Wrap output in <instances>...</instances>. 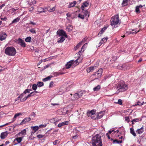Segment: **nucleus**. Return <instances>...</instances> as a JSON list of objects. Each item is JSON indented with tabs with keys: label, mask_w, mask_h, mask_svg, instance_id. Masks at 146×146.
I'll list each match as a JSON object with an SVG mask.
<instances>
[{
	"label": "nucleus",
	"mask_w": 146,
	"mask_h": 146,
	"mask_svg": "<svg viewBox=\"0 0 146 146\" xmlns=\"http://www.w3.org/2000/svg\"><path fill=\"white\" fill-rule=\"evenodd\" d=\"M139 121V119L138 118H136L133 119L131 121L132 122V124H133L135 123L138 122Z\"/></svg>",
	"instance_id": "obj_39"
},
{
	"label": "nucleus",
	"mask_w": 146,
	"mask_h": 146,
	"mask_svg": "<svg viewBox=\"0 0 146 146\" xmlns=\"http://www.w3.org/2000/svg\"><path fill=\"white\" fill-rule=\"evenodd\" d=\"M74 97L75 99H78L80 98L77 93H76L74 94Z\"/></svg>",
	"instance_id": "obj_45"
},
{
	"label": "nucleus",
	"mask_w": 146,
	"mask_h": 146,
	"mask_svg": "<svg viewBox=\"0 0 146 146\" xmlns=\"http://www.w3.org/2000/svg\"><path fill=\"white\" fill-rule=\"evenodd\" d=\"M36 84L38 87H40L44 85V83L43 82H37Z\"/></svg>",
	"instance_id": "obj_30"
},
{
	"label": "nucleus",
	"mask_w": 146,
	"mask_h": 146,
	"mask_svg": "<svg viewBox=\"0 0 146 146\" xmlns=\"http://www.w3.org/2000/svg\"><path fill=\"white\" fill-rule=\"evenodd\" d=\"M46 126V124H44L43 125L42 124L39 125V127L40 128L44 127Z\"/></svg>",
	"instance_id": "obj_55"
},
{
	"label": "nucleus",
	"mask_w": 146,
	"mask_h": 146,
	"mask_svg": "<svg viewBox=\"0 0 146 146\" xmlns=\"http://www.w3.org/2000/svg\"><path fill=\"white\" fill-rule=\"evenodd\" d=\"M48 9L45 7H40L38 8V12L39 13H42V12H45L48 11Z\"/></svg>",
	"instance_id": "obj_7"
},
{
	"label": "nucleus",
	"mask_w": 146,
	"mask_h": 146,
	"mask_svg": "<svg viewBox=\"0 0 146 146\" xmlns=\"http://www.w3.org/2000/svg\"><path fill=\"white\" fill-rule=\"evenodd\" d=\"M139 8L137 6L135 8V12L136 13H140V11H139Z\"/></svg>",
	"instance_id": "obj_46"
},
{
	"label": "nucleus",
	"mask_w": 146,
	"mask_h": 146,
	"mask_svg": "<svg viewBox=\"0 0 146 146\" xmlns=\"http://www.w3.org/2000/svg\"><path fill=\"white\" fill-rule=\"evenodd\" d=\"M37 86L36 84H33L32 86V89L34 90H36L37 88Z\"/></svg>",
	"instance_id": "obj_42"
},
{
	"label": "nucleus",
	"mask_w": 146,
	"mask_h": 146,
	"mask_svg": "<svg viewBox=\"0 0 146 146\" xmlns=\"http://www.w3.org/2000/svg\"><path fill=\"white\" fill-rule=\"evenodd\" d=\"M16 51L15 48L13 47H8L6 48L5 50V53L9 56H14L15 55Z\"/></svg>",
	"instance_id": "obj_4"
},
{
	"label": "nucleus",
	"mask_w": 146,
	"mask_h": 146,
	"mask_svg": "<svg viewBox=\"0 0 146 146\" xmlns=\"http://www.w3.org/2000/svg\"><path fill=\"white\" fill-rule=\"evenodd\" d=\"M127 86L123 81H121L118 83L117 86V89L115 93L118 94L120 92L125 91L127 89Z\"/></svg>",
	"instance_id": "obj_2"
},
{
	"label": "nucleus",
	"mask_w": 146,
	"mask_h": 146,
	"mask_svg": "<svg viewBox=\"0 0 146 146\" xmlns=\"http://www.w3.org/2000/svg\"><path fill=\"white\" fill-rule=\"evenodd\" d=\"M110 22L111 26H113L114 27H117L118 24H120L119 15H117L115 16L112 17L111 19Z\"/></svg>",
	"instance_id": "obj_3"
},
{
	"label": "nucleus",
	"mask_w": 146,
	"mask_h": 146,
	"mask_svg": "<svg viewBox=\"0 0 146 146\" xmlns=\"http://www.w3.org/2000/svg\"><path fill=\"white\" fill-rule=\"evenodd\" d=\"M66 30L68 32L71 31L72 29V26L71 25H69L66 28Z\"/></svg>",
	"instance_id": "obj_25"
},
{
	"label": "nucleus",
	"mask_w": 146,
	"mask_h": 146,
	"mask_svg": "<svg viewBox=\"0 0 146 146\" xmlns=\"http://www.w3.org/2000/svg\"><path fill=\"white\" fill-rule=\"evenodd\" d=\"M71 66H72L71 60L67 62L66 64V69L69 68Z\"/></svg>",
	"instance_id": "obj_17"
},
{
	"label": "nucleus",
	"mask_w": 146,
	"mask_h": 146,
	"mask_svg": "<svg viewBox=\"0 0 146 146\" xmlns=\"http://www.w3.org/2000/svg\"><path fill=\"white\" fill-rule=\"evenodd\" d=\"M54 75L56 76H59L60 74H64V73H60L58 72H54L53 73Z\"/></svg>",
	"instance_id": "obj_37"
},
{
	"label": "nucleus",
	"mask_w": 146,
	"mask_h": 146,
	"mask_svg": "<svg viewBox=\"0 0 146 146\" xmlns=\"http://www.w3.org/2000/svg\"><path fill=\"white\" fill-rule=\"evenodd\" d=\"M118 141L117 140L115 139L113 141V143H119Z\"/></svg>",
	"instance_id": "obj_61"
},
{
	"label": "nucleus",
	"mask_w": 146,
	"mask_h": 146,
	"mask_svg": "<svg viewBox=\"0 0 146 146\" xmlns=\"http://www.w3.org/2000/svg\"><path fill=\"white\" fill-rule=\"evenodd\" d=\"M34 7H31L29 8V11L30 12H32L34 11Z\"/></svg>",
	"instance_id": "obj_58"
},
{
	"label": "nucleus",
	"mask_w": 146,
	"mask_h": 146,
	"mask_svg": "<svg viewBox=\"0 0 146 146\" xmlns=\"http://www.w3.org/2000/svg\"><path fill=\"white\" fill-rule=\"evenodd\" d=\"M30 24H31L33 25H36V23H34V22H32V21H30Z\"/></svg>",
	"instance_id": "obj_63"
},
{
	"label": "nucleus",
	"mask_w": 146,
	"mask_h": 146,
	"mask_svg": "<svg viewBox=\"0 0 146 146\" xmlns=\"http://www.w3.org/2000/svg\"><path fill=\"white\" fill-rule=\"evenodd\" d=\"M143 104V102L142 103H141L140 102H137L135 104V106H137V105L141 106Z\"/></svg>",
	"instance_id": "obj_44"
},
{
	"label": "nucleus",
	"mask_w": 146,
	"mask_h": 146,
	"mask_svg": "<svg viewBox=\"0 0 146 146\" xmlns=\"http://www.w3.org/2000/svg\"><path fill=\"white\" fill-rule=\"evenodd\" d=\"M102 69H99L97 72H96L94 74L92 75V76H94L95 79H98L100 78L102 74Z\"/></svg>",
	"instance_id": "obj_5"
},
{
	"label": "nucleus",
	"mask_w": 146,
	"mask_h": 146,
	"mask_svg": "<svg viewBox=\"0 0 146 146\" xmlns=\"http://www.w3.org/2000/svg\"><path fill=\"white\" fill-rule=\"evenodd\" d=\"M31 120V119L30 117H26L23 119L21 123L19 124V125H22L23 124H25L27 122L30 121Z\"/></svg>",
	"instance_id": "obj_8"
},
{
	"label": "nucleus",
	"mask_w": 146,
	"mask_h": 146,
	"mask_svg": "<svg viewBox=\"0 0 146 146\" xmlns=\"http://www.w3.org/2000/svg\"><path fill=\"white\" fill-rule=\"evenodd\" d=\"M8 134V133L7 131L2 133L0 135L1 138V139H5L7 136Z\"/></svg>",
	"instance_id": "obj_11"
},
{
	"label": "nucleus",
	"mask_w": 146,
	"mask_h": 146,
	"mask_svg": "<svg viewBox=\"0 0 146 146\" xmlns=\"http://www.w3.org/2000/svg\"><path fill=\"white\" fill-rule=\"evenodd\" d=\"M91 143L93 146H102L101 136L97 134L93 136L91 141Z\"/></svg>",
	"instance_id": "obj_1"
},
{
	"label": "nucleus",
	"mask_w": 146,
	"mask_h": 146,
	"mask_svg": "<svg viewBox=\"0 0 146 146\" xmlns=\"http://www.w3.org/2000/svg\"><path fill=\"white\" fill-rule=\"evenodd\" d=\"M96 113V111L94 110H93L91 111H88L87 115L88 117H91L92 115L95 114Z\"/></svg>",
	"instance_id": "obj_9"
},
{
	"label": "nucleus",
	"mask_w": 146,
	"mask_h": 146,
	"mask_svg": "<svg viewBox=\"0 0 146 146\" xmlns=\"http://www.w3.org/2000/svg\"><path fill=\"white\" fill-rule=\"evenodd\" d=\"M65 38L63 36H61L57 42L58 43H61L62 42L65 40Z\"/></svg>",
	"instance_id": "obj_24"
},
{
	"label": "nucleus",
	"mask_w": 146,
	"mask_h": 146,
	"mask_svg": "<svg viewBox=\"0 0 146 146\" xmlns=\"http://www.w3.org/2000/svg\"><path fill=\"white\" fill-rule=\"evenodd\" d=\"M18 43L21 46L25 47L26 44L24 41L21 38H19L18 39Z\"/></svg>",
	"instance_id": "obj_10"
},
{
	"label": "nucleus",
	"mask_w": 146,
	"mask_h": 146,
	"mask_svg": "<svg viewBox=\"0 0 146 146\" xmlns=\"http://www.w3.org/2000/svg\"><path fill=\"white\" fill-rule=\"evenodd\" d=\"M20 18L19 17L14 19L12 22L11 24H13L15 23H16L18 22L20 20Z\"/></svg>",
	"instance_id": "obj_34"
},
{
	"label": "nucleus",
	"mask_w": 146,
	"mask_h": 146,
	"mask_svg": "<svg viewBox=\"0 0 146 146\" xmlns=\"http://www.w3.org/2000/svg\"><path fill=\"white\" fill-rule=\"evenodd\" d=\"M55 8L54 7L52 8L51 9H50L48 10V11L49 12H52L53 11H54L55 10Z\"/></svg>",
	"instance_id": "obj_56"
},
{
	"label": "nucleus",
	"mask_w": 146,
	"mask_h": 146,
	"mask_svg": "<svg viewBox=\"0 0 146 146\" xmlns=\"http://www.w3.org/2000/svg\"><path fill=\"white\" fill-rule=\"evenodd\" d=\"M125 120L127 121V123H129L130 121V120L129 119V117H125Z\"/></svg>",
	"instance_id": "obj_59"
},
{
	"label": "nucleus",
	"mask_w": 146,
	"mask_h": 146,
	"mask_svg": "<svg viewBox=\"0 0 146 146\" xmlns=\"http://www.w3.org/2000/svg\"><path fill=\"white\" fill-rule=\"evenodd\" d=\"M139 32V31H136L135 30L133 29L131 30H130L128 32V34H132L134 35L137 33Z\"/></svg>",
	"instance_id": "obj_18"
},
{
	"label": "nucleus",
	"mask_w": 146,
	"mask_h": 146,
	"mask_svg": "<svg viewBox=\"0 0 146 146\" xmlns=\"http://www.w3.org/2000/svg\"><path fill=\"white\" fill-rule=\"evenodd\" d=\"M52 76H49L48 77L44 78L43 79L42 81L44 82H46L48 81V80H50L51 78H52Z\"/></svg>",
	"instance_id": "obj_28"
},
{
	"label": "nucleus",
	"mask_w": 146,
	"mask_h": 146,
	"mask_svg": "<svg viewBox=\"0 0 146 146\" xmlns=\"http://www.w3.org/2000/svg\"><path fill=\"white\" fill-rule=\"evenodd\" d=\"M104 112L101 111L99 113H97L98 119H100L102 118L104 114Z\"/></svg>",
	"instance_id": "obj_14"
},
{
	"label": "nucleus",
	"mask_w": 146,
	"mask_h": 146,
	"mask_svg": "<svg viewBox=\"0 0 146 146\" xmlns=\"http://www.w3.org/2000/svg\"><path fill=\"white\" fill-rule=\"evenodd\" d=\"M107 29V27H104L103 28H102L101 30L100 31L99 33L98 34V35L99 36H101V35L105 31V30H106V29Z\"/></svg>",
	"instance_id": "obj_21"
},
{
	"label": "nucleus",
	"mask_w": 146,
	"mask_h": 146,
	"mask_svg": "<svg viewBox=\"0 0 146 146\" xmlns=\"http://www.w3.org/2000/svg\"><path fill=\"white\" fill-rule=\"evenodd\" d=\"M31 37L30 36L27 37L25 39V40L27 42H30L31 41Z\"/></svg>",
	"instance_id": "obj_40"
},
{
	"label": "nucleus",
	"mask_w": 146,
	"mask_h": 146,
	"mask_svg": "<svg viewBox=\"0 0 146 146\" xmlns=\"http://www.w3.org/2000/svg\"><path fill=\"white\" fill-rule=\"evenodd\" d=\"M57 34L59 36H63L66 37H67V35L66 34L65 32L62 30H61L58 31L57 32Z\"/></svg>",
	"instance_id": "obj_6"
},
{
	"label": "nucleus",
	"mask_w": 146,
	"mask_h": 146,
	"mask_svg": "<svg viewBox=\"0 0 146 146\" xmlns=\"http://www.w3.org/2000/svg\"><path fill=\"white\" fill-rule=\"evenodd\" d=\"M95 69V67L94 66H92L87 68L86 70L88 72H90L93 71Z\"/></svg>",
	"instance_id": "obj_19"
},
{
	"label": "nucleus",
	"mask_w": 146,
	"mask_h": 146,
	"mask_svg": "<svg viewBox=\"0 0 146 146\" xmlns=\"http://www.w3.org/2000/svg\"><path fill=\"white\" fill-rule=\"evenodd\" d=\"M100 85H98L97 86L94 88L93 90L94 91H98L100 89Z\"/></svg>",
	"instance_id": "obj_27"
},
{
	"label": "nucleus",
	"mask_w": 146,
	"mask_h": 146,
	"mask_svg": "<svg viewBox=\"0 0 146 146\" xmlns=\"http://www.w3.org/2000/svg\"><path fill=\"white\" fill-rule=\"evenodd\" d=\"M60 141L58 140H56L54 141L53 142V143L54 145H56L58 144Z\"/></svg>",
	"instance_id": "obj_50"
},
{
	"label": "nucleus",
	"mask_w": 146,
	"mask_h": 146,
	"mask_svg": "<svg viewBox=\"0 0 146 146\" xmlns=\"http://www.w3.org/2000/svg\"><path fill=\"white\" fill-rule=\"evenodd\" d=\"M16 140H17L18 143H20L21 142L22 140V137H19L17 138L16 139Z\"/></svg>",
	"instance_id": "obj_38"
},
{
	"label": "nucleus",
	"mask_w": 146,
	"mask_h": 146,
	"mask_svg": "<svg viewBox=\"0 0 146 146\" xmlns=\"http://www.w3.org/2000/svg\"><path fill=\"white\" fill-rule=\"evenodd\" d=\"M80 98L83 95V91H80L77 93Z\"/></svg>",
	"instance_id": "obj_47"
},
{
	"label": "nucleus",
	"mask_w": 146,
	"mask_h": 146,
	"mask_svg": "<svg viewBox=\"0 0 146 146\" xmlns=\"http://www.w3.org/2000/svg\"><path fill=\"white\" fill-rule=\"evenodd\" d=\"M54 84V82L53 81L51 82L50 84L49 85V87L50 88H51L52 87L53 85Z\"/></svg>",
	"instance_id": "obj_57"
},
{
	"label": "nucleus",
	"mask_w": 146,
	"mask_h": 146,
	"mask_svg": "<svg viewBox=\"0 0 146 146\" xmlns=\"http://www.w3.org/2000/svg\"><path fill=\"white\" fill-rule=\"evenodd\" d=\"M68 121H65L64 122L59 123L58 125V127H60L61 126H64L68 124Z\"/></svg>",
	"instance_id": "obj_15"
},
{
	"label": "nucleus",
	"mask_w": 146,
	"mask_h": 146,
	"mask_svg": "<svg viewBox=\"0 0 146 146\" xmlns=\"http://www.w3.org/2000/svg\"><path fill=\"white\" fill-rule=\"evenodd\" d=\"M82 44V42H80L76 46V48H75V50H76Z\"/></svg>",
	"instance_id": "obj_43"
},
{
	"label": "nucleus",
	"mask_w": 146,
	"mask_h": 146,
	"mask_svg": "<svg viewBox=\"0 0 146 146\" xmlns=\"http://www.w3.org/2000/svg\"><path fill=\"white\" fill-rule=\"evenodd\" d=\"M82 12L83 13H84V15L85 17L87 16H88V17L89 16V12L87 10L83 9V10H82Z\"/></svg>",
	"instance_id": "obj_22"
},
{
	"label": "nucleus",
	"mask_w": 146,
	"mask_h": 146,
	"mask_svg": "<svg viewBox=\"0 0 146 146\" xmlns=\"http://www.w3.org/2000/svg\"><path fill=\"white\" fill-rule=\"evenodd\" d=\"M143 127L142 126L140 128L138 129L136 131V132L139 134H141L143 133Z\"/></svg>",
	"instance_id": "obj_20"
},
{
	"label": "nucleus",
	"mask_w": 146,
	"mask_h": 146,
	"mask_svg": "<svg viewBox=\"0 0 146 146\" xmlns=\"http://www.w3.org/2000/svg\"><path fill=\"white\" fill-rule=\"evenodd\" d=\"M107 39L106 38H103L101 40L103 43L104 42H106L107 40Z\"/></svg>",
	"instance_id": "obj_54"
},
{
	"label": "nucleus",
	"mask_w": 146,
	"mask_h": 146,
	"mask_svg": "<svg viewBox=\"0 0 146 146\" xmlns=\"http://www.w3.org/2000/svg\"><path fill=\"white\" fill-rule=\"evenodd\" d=\"M26 129H25L22 131L20 132L19 134H21L23 135H25L26 134Z\"/></svg>",
	"instance_id": "obj_41"
},
{
	"label": "nucleus",
	"mask_w": 146,
	"mask_h": 146,
	"mask_svg": "<svg viewBox=\"0 0 146 146\" xmlns=\"http://www.w3.org/2000/svg\"><path fill=\"white\" fill-rule=\"evenodd\" d=\"M129 0H123L122 3V5L123 6H124L127 5V3L128 1Z\"/></svg>",
	"instance_id": "obj_33"
},
{
	"label": "nucleus",
	"mask_w": 146,
	"mask_h": 146,
	"mask_svg": "<svg viewBox=\"0 0 146 146\" xmlns=\"http://www.w3.org/2000/svg\"><path fill=\"white\" fill-rule=\"evenodd\" d=\"M36 3V1L35 0L33 1L31 3V5L32 4L33 5H35V4Z\"/></svg>",
	"instance_id": "obj_60"
},
{
	"label": "nucleus",
	"mask_w": 146,
	"mask_h": 146,
	"mask_svg": "<svg viewBox=\"0 0 146 146\" xmlns=\"http://www.w3.org/2000/svg\"><path fill=\"white\" fill-rule=\"evenodd\" d=\"M78 17L79 18H80L81 19H84V17H85L84 15H82L80 14H79L78 15Z\"/></svg>",
	"instance_id": "obj_48"
},
{
	"label": "nucleus",
	"mask_w": 146,
	"mask_h": 146,
	"mask_svg": "<svg viewBox=\"0 0 146 146\" xmlns=\"http://www.w3.org/2000/svg\"><path fill=\"white\" fill-rule=\"evenodd\" d=\"M51 105H52V106H55L56 105H58V106L59 105V104H58V103H54V104L52 103Z\"/></svg>",
	"instance_id": "obj_62"
},
{
	"label": "nucleus",
	"mask_w": 146,
	"mask_h": 146,
	"mask_svg": "<svg viewBox=\"0 0 146 146\" xmlns=\"http://www.w3.org/2000/svg\"><path fill=\"white\" fill-rule=\"evenodd\" d=\"M38 92L35 91L31 92V93H30V94H31L32 96L36 95V94Z\"/></svg>",
	"instance_id": "obj_49"
},
{
	"label": "nucleus",
	"mask_w": 146,
	"mask_h": 146,
	"mask_svg": "<svg viewBox=\"0 0 146 146\" xmlns=\"http://www.w3.org/2000/svg\"><path fill=\"white\" fill-rule=\"evenodd\" d=\"M118 104H119V105H121L122 104V100H121L120 99H119L118 100V102H117Z\"/></svg>",
	"instance_id": "obj_53"
},
{
	"label": "nucleus",
	"mask_w": 146,
	"mask_h": 146,
	"mask_svg": "<svg viewBox=\"0 0 146 146\" xmlns=\"http://www.w3.org/2000/svg\"><path fill=\"white\" fill-rule=\"evenodd\" d=\"M39 127V126L38 127V126H35L34 127L32 126L31 127V128L32 129H33L34 131V133L36 132V131L38 130Z\"/></svg>",
	"instance_id": "obj_29"
},
{
	"label": "nucleus",
	"mask_w": 146,
	"mask_h": 146,
	"mask_svg": "<svg viewBox=\"0 0 146 146\" xmlns=\"http://www.w3.org/2000/svg\"><path fill=\"white\" fill-rule=\"evenodd\" d=\"M130 130L131 133L134 136H136V134L134 132L133 129V128H130Z\"/></svg>",
	"instance_id": "obj_26"
},
{
	"label": "nucleus",
	"mask_w": 146,
	"mask_h": 146,
	"mask_svg": "<svg viewBox=\"0 0 146 146\" xmlns=\"http://www.w3.org/2000/svg\"><path fill=\"white\" fill-rule=\"evenodd\" d=\"M76 3V1H74L73 2L70 3L69 4V7H73L75 6Z\"/></svg>",
	"instance_id": "obj_32"
},
{
	"label": "nucleus",
	"mask_w": 146,
	"mask_h": 146,
	"mask_svg": "<svg viewBox=\"0 0 146 146\" xmlns=\"http://www.w3.org/2000/svg\"><path fill=\"white\" fill-rule=\"evenodd\" d=\"M7 34L6 33H4L0 35V40L1 41L5 39L7 36Z\"/></svg>",
	"instance_id": "obj_13"
},
{
	"label": "nucleus",
	"mask_w": 146,
	"mask_h": 146,
	"mask_svg": "<svg viewBox=\"0 0 146 146\" xmlns=\"http://www.w3.org/2000/svg\"><path fill=\"white\" fill-rule=\"evenodd\" d=\"M44 136V135H38L37 136V137L38 139L42 138Z\"/></svg>",
	"instance_id": "obj_52"
},
{
	"label": "nucleus",
	"mask_w": 146,
	"mask_h": 146,
	"mask_svg": "<svg viewBox=\"0 0 146 146\" xmlns=\"http://www.w3.org/2000/svg\"><path fill=\"white\" fill-rule=\"evenodd\" d=\"M91 117L92 119H95L96 118L98 119L97 114L95 113V114H94V115H92V116Z\"/></svg>",
	"instance_id": "obj_36"
},
{
	"label": "nucleus",
	"mask_w": 146,
	"mask_h": 146,
	"mask_svg": "<svg viewBox=\"0 0 146 146\" xmlns=\"http://www.w3.org/2000/svg\"><path fill=\"white\" fill-rule=\"evenodd\" d=\"M29 31L33 34H35L36 33V31L35 29L32 28L29 30Z\"/></svg>",
	"instance_id": "obj_35"
},
{
	"label": "nucleus",
	"mask_w": 146,
	"mask_h": 146,
	"mask_svg": "<svg viewBox=\"0 0 146 146\" xmlns=\"http://www.w3.org/2000/svg\"><path fill=\"white\" fill-rule=\"evenodd\" d=\"M22 115V113H17L15 115L14 117L13 118V121H15V118H16V117H17L18 116H19L20 115Z\"/></svg>",
	"instance_id": "obj_31"
},
{
	"label": "nucleus",
	"mask_w": 146,
	"mask_h": 146,
	"mask_svg": "<svg viewBox=\"0 0 146 146\" xmlns=\"http://www.w3.org/2000/svg\"><path fill=\"white\" fill-rule=\"evenodd\" d=\"M88 5L89 3L87 1H86L82 4L81 7V9L82 10H83L85 7H88Z\"/></svg>",
	"instance_id": "obj_16"
},
{
	"label": "nucleus",
	"mask_w": 146,
	"mask_h": 146,
	"mask_svg": "<svg viewBox=\"0 0 146 146\" xmlns=\"http://www.w3.org/2000/svg\"><path fill=\"white\" fill-rule=\"evenodd\" d=\"M24 93H23V94H21L20 95V96H19V97L20 98H22V97H23V96H24Z\"/></svg>",
	"instance_id": "obj_64"
},
{
	"label": "nucleus",
	"mask_w": 146,
	"mask_h": 146,
	"mask_svg": "<svg viewBox=\"0 0 146 146\" xmlns=\"http://www.w3.org/2000/svg\"><path fill=\"white\" fill-rule=\"evenodd\" d=\"M78 59L77 58L76 60H71L72 63V66L73 67H75L79 63L78 62Z\"/></svg>",
	"instance_id": "obj_12"
},
{
	"label": "nucleus",
	"mask_w": 146,
	"mask_h": 146,
	"mask_svg": "<svg viewBox=\"0 0 146 146\" xmlns=\"http://www.w3.org/2000/svg\"><path fill=\"white\" fill-rule=\"evenodd\" d=\"M31 90H29L28 89H27L25 90L24 92L23 93L25 94H26L27 93H29L30 92V91H31Z\"/></svg>",
	"instance_id": "obj_51"
},
{
	"label": "nucleus",
	"mask_w": 146,
	"mask_h": 146,
	"mask_svg": "<svg viewBox=\"0 0 146 146\" xmlns=\"http://www.w3.org/2000/svg\"><path fill=\"white\" fill-rule=\"evenodd\" d=\"M32 96L31 94L30 93L27 96L25 97L24 98L20 100V101L21 102H24L25 101L27 98L31 97Z\"/></svg>",
	"instance_id": "obj_23"
}]
</instances>
